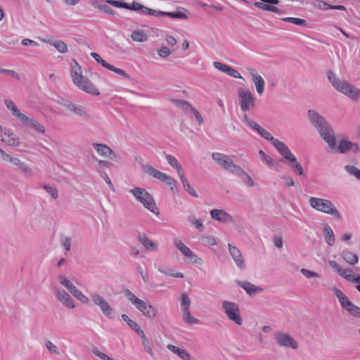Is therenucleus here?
Listing matches in <instances>:
<instances>
[{"label":"nucleus","instance_id":"1","mask_svg":"<svg viewBox=\"0 0 360 360\" xmlns=\"http://www.w3.org/2000/svg\"><path fill=\"white\" fill-rule=\"evenodd\" d=\"M307 114L311 124L316 128L321 137L331 149H335L337 143L336 136L330 124L314 110H309Z\"/></svg>","mask_w":360,"mask_h":360},{"label":"nucleus","instance_id":"2","mask_svg":"<svg viewBox=\"0 0 360 360\" xmlns=\"http://www.w3.org/2000/svg\"><path fill=\"white\" fill-rule=\"evenodd\" d=\"M327 77L333 86L339 92L343 94L351 100L357 101L360 98V89L349 83L345 80H342L336 77L332 71L327 72Z\"/></svg>","mask_w":360,"mask_h":360},{"label":"nucleus","instance_id":"3","mask_svg":"<svg viewBox=\"0 0 360 360\" xmlns=\"http://www.w3.org/2000/svg\"><path fill=\"white\" fill-rule=\"evenodd\" d=\"M72 77L74 84L80 89L88 94L98 96L100 94L98 89L87 78L82 74L81 68L75 63V65L72 66Z\"/></svg>","mask_w":360,"mask_h":360},{"label":"nucleus","instance_id":"4","mask_svg":"<svg viewBox=\"0 0 360 360\" xmlns=\"http://www.w3.org/2000/svg\"><path fill=\"white\" fill-rule=\"evenodd\" d=\"M309 204L314 210L333 216L335 219H340L341 214L333 202L326 198L310 197Z\"/></svg>","mask_w":360,"mask_h":360},{"label":"nucleus","instance_id":"5","mask_svg":"<svg viewBox=\"0 0 360 360\" xmlns=\"http://www.w3.org/2000/svg\"><path fill=\"white\" fill-rule=\"evenodd\" d=\"M129 193L133 195L137 201L141 203L143 207L155 214L159 215L160 211L158 208L153 197L145 188L135 187L130 189Z\"/></svg>","mask_w":360,"mask_h":360},{"label":"nucleus","instance_id":"6","mask_svg":"<svg viewBox=\"0 0 360 360\" xmlns=\"http://www.w3.org/2000/svg\"><path fill=\"white\" fill-rule=\"evenodd\" d=\"M124 293L131 303L145 316L150 319H153L156 316L157 311L153 306L147 304L143 300L138 298L129 289L124 290Z\"/></svg>","mask_w":360,"mask_h":360},{"label":"nucleus","instance_id":"7","mask_svg":"<svg viewBox=\"0 0 360 360\" xmlns=\"http://www.w3.org/2000/svg\"><path fill=\"white\" fill-rule=\"evenodd\" d=\"M221 305L225 314L230 321L238 326L242 325L243 318L240 315L239 307L236 303L230 301H224Z\"/></svg>","mask_w":360,"mask_h":360},{"label":"nucleus","instance_id":"8","mask_svg":"<svg viewBox=\"0 0 360 360\" xmlns=\"http://www.w3.org/2000/svg\"><path fill=\"white\" fill-rule=\"evenodd\" d=\"M212 159L223 169L235 174L240 166L236 165L232 158L225 154L220 153H213L212 155Z\"/></svg>","mask_w":360,"mask_h":360},{"label":"nucleus","instance_id":"9","mask_svg":"<svg viewBox=\"0 0 360 360\" xmlns=\"http://www.w3.org/2000/svg\"><path fill=\"white\" fill-rule=\"evenodd\" d=\"M238 94L240 107L243 112L251 110L255 107V98L252 92L247 89H239Z\"/></svg>","mask_w":360,"mask_h":360},{"label":"nucleus","instance_id":"10","mask_svg":"<svg viewBox=\"0 0 360 360\" xmlns=\"http://www.w3.org/2000/svg\"><path fill=\"white\" fill-rule=\"evenodd\" d=\"M279 153L288 162V165L295 174L299 176L304 175L302 166L297 162L296 157L290 151L288 146L281 150Z\"/></svg>","mask_w":360,"mask_h":360},{"label":"nucleus","instance_id":"11","mask_svg":"<svg viewBox=\"0 0 360 360\" xmlns=\"http://www.w3.org/2000/svg\"><path fill=\"white\" fill-rule=\"evenodd\" d=\"M58 279L60 283L82 304H88L89 302V297L77 289V287L70 280H68L65 276L60 275L58 276Z\"/></svg>","mask_w":360,"mask_h":360},{"label":"nucleus","instance_id":"12","mask_svg":"<svg viewBox=\"0 0 360 360\" xmlns=\"http://www.w3.org/2000/svg\"><path fill=\"white\" fill-rule=\"evenodd\" d=\"M93 302L100 307L103 314L108 318L112 319L115 318L113 309L110 306L105 298L98 293L91 295Z\"/></svg>","mask_w":360,"mask_h":360},{"label":"nucleus","instance_id":"13","mask_svg":"<svg viewBox=\"0 0 360 360\" xmlns=\"http://www.w3.org/2000/svg\"><path fill=\"white\" fill-rule=\"evenodd\" d=\"M60 104L63 105L66 110L72 112L75 115L84 119L89 120L90 115L86 108L82 105L72 103L68 100H63L60 102Z\"/></svg>","mask_w":360,"mask_h":360},{"label":"nucleus","instance_id":"14","mask_svg":"<svg viewBox=\"0 0 360 360\" xmlns=\"http://www.w3.org/2000/svg\"><path fill=\"white\" fill-rule=\"evenodd\" d=\"M274 339L277 345L285 348L296 349L298 348V343L289 334L283 332H278L274 334Z\"/></svg>","mask_w":360,"mask_h":360},{"label":"nucleus","instance_id":"15","mask_svg":"<svg viewBox=\"0 0 360 360\" xmlns=\"http://www.w3.org/2000/svg\"><path fill=\"white\" fill-rule=\"evenodd\" d=\"M278 4L279 0H260V1L255 2V6L261 10L280 14L282 13L281 10L274 6Z\"/></svg>","mask_w":360,"mask_h":360},{"label":"nucleus","instance_id":"16","mask_svg":"<svg viewBox=\"0 0 360 360\" xmlns=\"http://www.w3.org/2000/svg\"><path fill=\"white\" fill-rule=\"evenodd\" d=\"M54 292L56 298L66 307L69 309H74L75 307L73 300L66 291L55 288Z\"/></svg>","mask_w":360,"mask_h":360},{"label":"nucleus","instance_id":"17","mask_svg":"<svg viewBox=\"0 0 360 360\" xmlns=\"http://www.w3.org/2000/svg\"><path fill=\"white\" fill-rule=\"evenodd\" d=\"M228 248L229 253L236 265L240 269H244L245 268V263L240 250L231 244L228 245Z\"/></svg>","mask_w":360,"mask_h":360},{"label":"nucleus","instance_id":"18","mask_svg":"<svg viewBox=\"0 0 360 360\" xmlns=\"http://www.w3.org/2000/svg\"><path fill=\"white\" fill-rule=\"evenodd\" d=\"M264 139L270 141L272 145L276 148L278 153L282 150L287 145L278 139H274L273 136L264 128H261L257 132Z\"/></svg>","mask_w":360,"mask_h":360},{"label":"nucleus","instance_id":"19","mask_svg":"<svg viewBox=\"0 0 360 360\" xmlns=\"http://www.w3.org/2000/svg\"><path fill=\"white\" fill-rule=\"evenodd\" d=\"M213 65L217 70H218L222 72H224L232 77L242 78L240 72L237 70L231 68L229 65H227L226 64H224V63H222L221 62H218V61L214 62Z\"/></svg>","mask_w":360,"mask_h":360},{"label":"nucleus","instance_id":"20","mask_svg":"<svg viewBox=\"0 0 360 360\" xmlns=\"http://www.w3.org/2000/svg\"><path fill=\"white\" fill-rule=\"evenodd\" d=\"M211 217L221 223H229L233 221V217L231 214L224 210L214 209L210 212Z\"/></svg>","mask_w":360,"mask_h":360},{"label":"nucleus","instance_id":"21","mask_svg":"<svg viewBox=\"0 0 360 360\" xmlns=\"http://www.w3.org/2000/svg\"><path fill=\"white\" fill-rule=\"evenodd\" d=\"M20 121L26 124L27 127L34 129L36 131L40 134L45 133V127L41 124L39 121L36 119L31 118L25 115L24 118H22Z\"/></svg>","mask_w":360,"mask_h":360},{"label":"nucleus","instance_id":"22","mask_svg":"<svg viewBox=\"0 0 360 360\" xmlns=\"http://www.w3.org/2000/svg\"><path fill=\"white\" fill-rule=\"evenodd\" d=\"M250 75L252 77V82L255 85L257 92L262 95L264 91L265 82L262 77L258 75L255 70L251 69L250 70Z\"/></svg>","mask_w":360,"mask_h":360},{"label":"nucleus","instance_id":"23","mask_svg":"<svg viewBox=\"0 0 360 360\" xmlns=\"http://www.w3.org/2000/svg\"><path fill=\"white\" fill-rule=\"evenodd\" d=\"M236 283L238 285L243 288L250 296L263 291L262 288L255 285L248 281H237Z\"/></svg>","mask_w":360,"mask_h":360},{"label":"nucleus","instance_id":"24","mask_svg":"<svg viewBox=\"0 0 360 360\" xmlns=\"http://www.w3.org/2000/svg\"><path fill=\"white\" fill-rule=\"evenodd\" d=\"M329 265L332 269L336 271L340 276L351 282L353 276L352 271L351 270L342 269L335 261L333 260L329 262Z\"/></svg>","mask_w":360,"mask_h":360},{"label":"nucleus","instance_id":"25","mask_svg":"<svg viewBox=\"0 0 360 360\" xmlns=\"http://www.w3.org/2000/svg\"><path fill=\"white\" fill-rule=\"evenodd\" d=\"M92 146L97 153L101 156L110 158V159H112L113 157L115 156V154L112 149L105 144L94 143Z\"/></svg>","mask_w":360,"mask_h":360},{"label":"nucleus","instance_id":"26","mask_svg":"<svg viewBox=\"0 0 360 360\" xmlns=\"http://www.w3.org/2000/svg\"><path fill=\"white\" fill-rule=\"evenodd\" d=\"M139 241L143 245L146 250L148 251L155 252L158 250V243L150 240L144 235H139Z\"/></svg>","mask_w":360,"mask_h":360},{"label":"nucleus","instance_id":"27","mask_svg":"<svg viewBox=\"0 0 360 360\" xmlns=\"http://www.w3.org/2000/svg\"><path fill=\"white\" fill-rule=\"evenodd\" d=\"M11 164L16 166L20 172L26 176H30L33 174L32 169L17 158H14V159L12 160Z\"/></svg>","mask_w":360,"mask_h":360},{"label":"nucleus","instance_id":"28","mask_svg":"<svg viewBox=\"0 0 360 360\" xmlns=\"http://www.w3.org/2000/svg\"><path fill=\"white\" fill-rule=\"evenodd\" d=\"M323 237L329 246H333L335 241L334 232L328 224H326L323 230Z\"/></svg>","mask_w":360,"mask_h":360},{"label":"nucleus","instance_id":"29","mask_svg":"<svg viewBox=\"0 0 360 360\" xmlns=\"http://www.w3.org/2000/svg\"><path fill=\"white\" fill-rule=\"evenodd\" d=\"M334 294L338 297L341 307L345 309V310L349 307H351V304L352 302L349 300V299L339 289L335 288L334 289Z\"/></svg>","mask_w":360,"mask_h":360},{"label":"nucleus","instance_id":"30","mask_svg":"<svg viewBox=\"0 0 360 360\" xmlns=\"http://www.w3.org/2000/svg\"><path fill=\"white\" fill-rule=\"evenodd\" d=\"M167 349L174 354H176L182 360H191V355L183 349H181L173 345H168Z\"/></svg>","mask_w":360,"mask_h":360},{"label":"nucleus","instance_id":"31","mask_svg":"<svg viewBox=\"0 0 360 360\" xmlns=\"http://www.w3.org/2000/svg\"><path fill=\"white\" fill-rule=\"evenodd\" d=\"M235 175L238 176L241 180L248 186L252 187L255 185L254 181L252 179L251 176L243 169L240 167L239 169L235 173Z\"/></svg>","mask_w":360,"mask_h":360},{"label":"nucleus","instance_id":"32","mask_svg":"<svg viewBox=\"0 0 360 360\" xmlns=\"http://www.w3.org/2000/svg\"><path fill=\"white\" fill-rule=\"evenodd\" d=\"M142 170L144 173L148 174L149 175L159 180H162L165 174V173L159 171L158 169L149 165H143L142 167Z\"/></svg>","mask_w":360,"mask_h":360},{"label":"nucleus","instance_id":"33","mask_svg":"<svg viewBox=\"0 0 360 360\" xmlns=\"http://www.w3.org/2000/svg\"><path fill=\"white\" fill-rule=\"evenodd\" d=\"M165 158L169 165L176 170L179 176L184 173L181 164L174 156L168 154L165 155Z\"/></svg>","mask_w":360,"mask_h":360},{"label":"nucleus","instance_id":"34","mask_svg":"<svg viewBox=\"0 0 360 360\" xmlns=\"http://www.w3.org/2000/svg\"><path fill=\"white\" fill-rule=\"evenodd\" d=\"M4 103L7 108L11 112L13 115L17 117L19 120H20L22 118H24L25 115L21 113L20 110L18 109L16 105L14 103V102L10 99H6L4 101Z\"/></svg>","mask_w":360,"mask_h":360},{"label":"nucleus","instance_id":"35","mask_svg":"<svg viewBox=\"0 0 360 360\" xmlns=\"http://www.w3.org/2000/svg\"><path fill=\"white\" fill-rule=\"evenodd\" d=\"M179 179L182 183L184 188L193 197L198 198V195L197 192L194 190L193 187L190 185L188 181L185 177V174L183 173L179 176Z\"/></svg>","mask_w":360,"mask_h":360},{"label":"nucleus","instance_id":"36","mask_svg":"<svg viewBox=\"0 0 360 360\" xmlns=\"http://www.w3.org/2000/svg\"><path fill=\"white\" fill-rule=\"evenodd\" d=\"M1 141L6 143L7 145L13 147H17L20 145L19 138L14 134L12 131V135L4 136L1 138Z\"/></svg>","mask_w":360,"mask_h":360},{"label":"nucleus","instance_id":"37","mask_svg":"<svg viewBox=\"0 0 360 360\" xmlns=\"http://www.w3.org/2000/svg\"><path fill=\"white\" fill-rule=\"evenodd\" d=\"M44 41L53 46L57 51L61 53H65L68 52V46L64 41L52 40H44Z\"/></svg>","mask_w":360,"mask_h":360},{"label":"nucleus","instance_id":"38","mask_svg":"<svg viewBox=\"0 0 360 360\" xmlns=\"http://www.w3.org/2000/svg\"><path fill=\"white\" fill-rule=\"evenodd\" d=\"M158 271L163 274L165 276H169L174 278H183L184 274L181 272H174L172 269L166 266H159Z\"/></svg>","mask_w":360,"mask_h":360},{"label":"nucleus","instance_id":"39","mask_svg":"<svg viewBox=\"0 0 360 360\" xmlns=\"http://www.w3.org/2000/svg\"><path fill=\"white\" fill-rule=\"evenodd\" d=\"M174 245L186 257H187L192 252V250L180 240H175Z\"/></svg>","mask_w":360,"mask_h":360},{"label":"nucleus","instance_id":"40","mask_svg":"<svg viewBox=\"0 0 360 360\" xmlns=\"http://www.w3.org/2000/svg\"><path fill=\"white\" fill-rule=\"evenodd\" d=\"M342 257L344 260L349 264L354 265L358 262V257L351 252H343Z\"/></svg>","mask_w":360,"mask_h":360},{"label":"nucleus","instance_id":"41","mask_svg":"<svg viewBox=\"0 0 360 360\" xmlns=\"http://www.w3.org/2000/svg\"><path fill=\"white\" fill-rule=\"evenodd\" d=\"M182 314H183V320L186 323L189 324V325L200 323V321L198 319L191 316L189 310L184 311H182Z\"/></svg>","mask_w":360,"mask_h":360},{"label":"nucleus","instance_id":"42","mask_svg":"<svg viewBox=\"0 0 360 360\" xmlns=\"http://www.w3.org/2000/svg\"><path fill=\"white\" fill-rule=\"evenodd\" d=\"M131 39L134 41L143 42L148 39V37L143 31L136 30L132 32Z\"/></svg>","mask_w":360,"mask_h":360},{"label":"nucleus","instance_id":"43","mask_svg":"<svg viewBox=\"0 0 360 360\" xmlns=\"http://www.w3.org/2000/svg\"><path fill=\"white\" fill-rule=\"evenodd\" d=\"M161 181L165 182L168 186H170V189L173 191H176L177 181L172 176L165 173Z\"/></svg>","mask_w":360,"mask_h":360},{"label":"nucleus","instance_id":"44","mask_svg":"<svg viewBox=\"0 0 360 360\" xmlns=\"http://www.w3.org/2000/svg\"><path fill=\"white\" fill-rule=\"evenodd\" d=\"M352 145H353V143L349 141H347V140L341 141L338 145V150L341 153H346L348 150H350V149H352Z\"/></svg>","mask_w":360,"mask_h":360},{"label":"nucleus","instance_id":"45","mask_svg":"<svg viewBox=\"0 0 360 360\" xmlns=\"http://www.w3.org/2000/svg\"><path fill=\"white\" fill-rule=\"evenodd\" d=\"M259 155L264 163H265L269 167H272L274 165V160L272 159L271 156L267 155L264 151L260 150L259 151Z\"/></svg>","mask_w":360,"mask_h":360},{"label":"nucleus","instance_id":"46","mask_svg":"<svg viewBox=\"0 0 360 360\" xmlns=\"http://www.w3.org/2000/svg\"><path fill=\"white\" fill-rule=\"evenodd\" d=\"M200 240L204 245L212 246L217 245V240L212 236H202Z\"/></svg>","mask_w":360,"mask_h":360},{"label":"nucleus","instance_id":"47","mask_svg":"<svg viewBox=\"0 0 360 360\" xmlns=\"http://www.w3.org/2000/svg\"><path fill=\"white\" fill-rule=\"evenodd\" d=\"M190 304L191 301L188 295L186 293L182 294L181 300V311H184L189 310Z\"/></svg>","mask_w":360,"mask_h":360},{"label":"nucleus","instance_id":"48","mask_svg":"<svg viewBox=\"0 0 360 360\" xmlns=\"http://www.w3.org/2000/svg\"><path fill=\"white\" fill-rule=\"evenodd\" d=\"M282 20L287 22H290L297 25H304L306 20L302 18L287 17L282 18Z\"/></svg>","mask_w":360,"mask_h":360},{"label":"nucleus","instance_id":"49","mask_svg":"<svg viewBox=\"0 0 360 360\" xmlns=\"http://www.w3.org/2000/svg\"><path fill=\"white\" fill-rule=\"evenodd\" d=\"M345 169L352 176L360 180V170L353 165H346Z\"/></svg>","mask_w":360,"mask_h":360},{"label":"nucleus","instance_id":"50","mask_svg":"<svg viewBox=\"0 0 360 360\" xmlns=\"http://www.w3.org/2000/svg\"><path fill=\"white\" fill-rule=\"evenodd\" d=\"M174 102L177 107L182 109L184 111H191L193 107L186 101L181 100H174Z\"/></svg>","mask_w":360,"mask_h":360},{"label":"nucleus","instance_id":"51","mask_svg":"<svg viewBox=\"0 0 360 360\" xmlns=\"http://www.w3.org/2000/svg\"><path fill=\"white\" fill-rule=\"evenodd\" d=\"M45 346L48 351L49 352V353L52 354L60 355V352L58 347L50 340L45 341Z\"/></svg>","mask_w":360,"mask_h":360},{"label":"nucleus","instance_id":"52","mask_svg":"<svg viewBox=\"0 0 360 360\" xmlns=\"http://www.w3.org/2000/svg\"><path fill=\"white\" fill-rule=\"evenodd\" d=\"M189 221L200 231H203L205 229V226L202 222L194 217H190L188 218Z\"/></svg>","mask_w":360,"mask_h":360},{"label":"nucleus","instance_id":"53","mask_svg":"<svg viewBox=\"0 0 360 360\" xmlns=\"http://www.w3.org/2000/svg\"><path fill=\"white\" fill-rule=\"evenodd\" d=\"M122 320L127 323V325L134 330L135 331L137 328H139L140 326L136 323L135 321H132L127 315L122 314Z\"/></svg>","mask_w":360,"mask_h":360},{"label":"nucleus","instance_id":"54","mask_svg":"<svg viewBox=\"0 0 360 360\" xmlns=\"http://www.w3.org/2000/svg\"><path fill=\"white\" fill-rule=\"evenodd\" d=\"M43 188L53 198H58V190L55 186L44 185Z\"/></svg>","mask_w":360,"mask_h":360},{"label":"nucleus","instance_id":"55","mask_svg":"<svg viewBox=\"0 0 360 360\" xmlns=\"http://www.w3.org/2000/svg\"><path fill=\"white\" fill-rule=\"evenodd\" d=\"M91 56L95 59L98 63H100L103 68L108 69L110 64L108 63L103 60L97 53L91 52Z\"/></svg>","mask_w":360,"mask_h":360},{"label":"nucleus","instance_id":"56","mask_svg":"<svg viewBox=\"0 0 360 360\" xmlns=\"http://www.w3.org/2000/svg\"><path fill=\"white\" fill-rule=\"evenodd\" d=\"M186 258L189 259L191 262L197 265H201L203 263L202 259L195 255L193 251Z\"/></svg>","mask_w":360,"mask_h":360},{"label":"nucleus","instance_id":"57","mask_svg":"<svg viewBox=\"0 0 360 360\" xmlns=\"http://www.w3.org/2000/svg\"><path fill=\"white\" fill-rule=\"evenodd\" d=\"M101 176L103 179V180L105 181V183L108 185L110 190L113 192L115 191V188L113 186V184L112 183L110 177L108 176V174L105 172H100Z\"/></svg>","mask_w":360,"mask_h":360},{"label":"nucleus","instance_id":"58","mask_svg":"<svg viewBox=\"0 0 360 360\" xmlns=\"http://www.w3.org/2000/svg\"><path fill=\"white\" fill-rule=\"evenodd\" d=\"M109 70H111L121 76H122L123 77L126 78V79H129L130 77L129 75L125 72V70H122V69H120V68H115V66L110 65L109 66V68L108 69Z\"/></svg>","mask_w":360,"mask_h":360},{"label":"nucleus","instance_id":"59","mask_svg":"<svg viewBox=\"0 0 360 360\" xmlns=\"http://www.w3.org/2000/svg\"><path fill=\"white\" fill-rule=\"evenodd\" d=\"M346 310L350 314L356 317H360V308L354 305L353 303L351 304V307H349Z\"/></svg>","mask_w":360,"mask_h":360},{"label":"nucleus","instance_id":"60","mask_svg":"<svg viewBox=\"0 0 360 360\" xmlns=\"http://www.w3.org/2000/svg\"><path fill=\"white\" fill-rule=\"evenodd\" d=\"M165 15L169 16L172 18H179V19H186L187 16L182 12L176 11V12H166Z\"/></svg>","mask_w":360,"mask_h":360},{"label":"nucleus","instance_id":"61","mask_svg":"<svg viewBox=\"0 0 360 360\" xmlns=\"http://www.w3.org/2000/svg\"><path fill=\"white\" fill-rule=\"evenodd\" d=\"M92 352L94 354L98 356L102 360H113L112 358L109 357L107 354L100 352L97 348H94L92 349Z\"/></svg>","mask_w":360,"mask_h":360},{"label":"nucleus","instance_id":"62","mask_svg":"<svg viewBox=\"0 0 360 360\" xmlns=\"http://www.w3.org/2000/svg\"><path fill=\"white\" fill-rule=\"evenodd\" d=\"M301 273L307 278H312V277H319L320 276L314 272V271H310V270H308L307 269H301Z\"/></svg>","mask_w":360,"mask_h":360},{"label":"nucleus","instance_id":"63","mask_svg":"<svg viewBox=\"0 0 360 360\" xmlns=\"http://www.w3.org/2000/svg\"><path fill=\"white\" fill-rule=\"evenodd\" d=\"M158 53L161 58H166L170 54L169 49L166 46H162L158 51Z\"/></svg>","mask_w":360,"mask_h":360},{"label":"nucleus","instance_id":"64","mask_svg":"<svg viewBox=\"0 0 360 360\" xmlns=\"http://www.w3.org/2000/svg\"><path fill=\"white\" fill-rule=\"evenodd\" d=\"M98 8L105 13L113 14V11L111 8L107 4V3H102L98 6Z\"/></svg>","mask_w":360,"mask_h":360}]
</instances>
